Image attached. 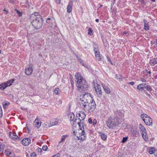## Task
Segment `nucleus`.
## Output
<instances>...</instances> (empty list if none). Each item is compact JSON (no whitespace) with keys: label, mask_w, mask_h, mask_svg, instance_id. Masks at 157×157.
Wrapping results in <instances>:
<instances>
[{"label":"nucleus","mask_w":157,"mask_h":157,"mask_svg":"<svg viewBox=\"0 0 157 157\" xmlns=\"http://www.w3.org/2000/svg\"><path fill=\"white\" fill-rule=\"evenodd\" d=\"M75 78L77 80L76 85L77 87L78 90L81 93H82L80 94V97L86 100L85 102H88L89 100L90 101H94L90 93H88L86 91L88 90L89 86L86 81L84 80L83 78L81 76L80 73L77 72L75 75Z\"/></svg>","instance_id":"1"},{"label":"nucleus","mask_w":157,"mask_h":157,"mask_svg":"<svg viewBox=\"0 0 157 157\" xmlns=\"http://www.w3.org/2000/svg\"><path fill=\"white\" fill-rule=\"evenodd\" d=\"M31 24L36 29L41 28L42 25V17L37 12L32 14L30 17Z\"/></svg>","instance_id":"2"},{"label":"nucleus","mask_w":157,"mask_h":157,"mask_svg":"<svg viewBox=\"0 0 157 157\" xmlns=\"http://www.w3.org/2000/svg\"><path fill=\"white\" fill-rule=\"evenodd\" d=\"M81 121H79V120L75 119L73 121L72 124V128L74 129L78 125L79 127V128H80V130H81V132H79V135L76 136L78 140H85L86 138L85 132H84V127H86V125L84 124V123L82 122V127H81Z\"/></svg>","instance_id":"3"},{"label":"nucleus","mask_w":157,"mask_h":157,"mask_svg":"<svg viewBox=\"0 0 157 157\" xmlns=\"http://www.w3.org/2000/svg\"><path fill=\"white\" fill-rule=\"evenodd\" d=\"M90 103L85 102L84 100L81 101L80 103V107L83 109L86 112L88 113L92 112L96 108V104L94 101H90Z\"/></svg>","instance_id":"4"},{"label":"nucleus","mask_w":157,"mask_h":157,"mask_svg":"<svg viewBox=\"0 0 157 157\" xmlns=\"http://www.w3.org/2000/svg\"><path fill=\"white\" fill-rule=\"evenodd\" d=\"M120 123L119 119L117 117H115L112 118L111 117L108 118V120L107 122V125L108 127L110 128H113L114 126H117Z\"/></svg>","instance_id":"5"},{"label":"nucleus","mask_w":157,"mask_h":157,"mask_svg":"<svg viewBox=\"0 0 157 157\" xmlns=\"http://www.w3.org/2000/svg\"><path fill=\"white\" fill-rule=\"evenodd\" d=\"M141 117L147 125L150 126L152 125V120L149 116L145 114H143L141 115Z\"/></svg>","instance_id":"6"},{"label":"nucleus","mask_w":157,"mask_h":157,"mask_svg":"<svg viewBox=\"0 0 157 157\" xmlns=\"http://www.w3.org/2000/svg\"><path fill=\"white\" fill-rule=\"evenodd\" d=\"M140 132L143 139L145 141L148 140V138L146 133V130L144 126L141 124L139 125Z\"/></svg>","instance_id":"7"},{"label":"nucleus","mask_w":157,"mask_h":157,"mask_svg":"<svg viewBox=\"0 0 157 157\" xmlns=\"http://www.w3.org/2000/svg\"><path fill=\"white\" fill-rule=\"evenodd\" d=\"M95 88L97 96L100 97H101L102 92L100 86L98 84L97 86L95 87Z\"/></svg>","instance_id":"8"},{"label":"nucleus","mask_w":157,"mask_h":157,"mask_svg":"<svg viewBox=\"0 0 157 157\" xmlns=\"http://www.w3.org/2000/svg\"><path fill=\"white\" fill-rule=\"evenodd\" d=\"M9 135L10 137L12 139L14 140H17L18 141L21 140L20 138L17 136L15 133L9 132Z\"/></svg>","instance_id":"9"},{"label":"nucleus","mask_w":157,"mask_h":157,"mask_svg":"<svg viewBox=\"0 0 157 157\" xmlns=\"http://www.w3.org/2000/svg\"><path fill=\"white\" fill-rule=\"evenodd\" d=\"M31 141L29 138H25L21 141V142L23 145L27 146L31 143Z\"/></svg>","instance_id":"10"},{"label":"nucleus","mask_w":157,"mask_h":157,"mask_svg":"<svg viewBox=\"0 0 157 157\" xmlns=\"http://www.w3.org/2000/svg\"><path fill=\"white\" fill-rule=\"evenodd\" d=\"M73 2V0H71L68 3V5L67 7V11L68 13H70L72 11Z\"/></svg>","instance_id":"11"},{"label":"nucleus","mask_w":157,"mask_h":157,"mask_svg":"<svg viewBox=\"0 0 157 157\" xmlns=\"http://www.w3.org/2000/svg\"><path fill=\"white\" fill-rule=\"evenodd\" d=\"M33 71V69L32 65L30 64L29 67L25 69V73L28 75H30Z\"/></svg>","instance_id":"12"},{"label":"nucleus","mask_w":157,"mask_h":157,"mask_svg":"<svg viewBox=\"0 0 157 157\" xmlns=\"http://www.w3.org/2000/svg\"><path fill=\"white\" fill-rule=\"evenodd\" d=\"M78 117H80L81 118H78V120H80L81 121L84 120L86 117V115L85 113L82 111H81L79 113L77 114Z\"/></svg>","instance_id":"13"},{"label":"nucleus","mask_w":157,"mask_h":157,"mask_svg":"<svg viewBox=\"0 0 157 157\" xmlns=\"http://www.w3.org/2000/svg\"><path fill=\"white\" fill-rule=\"evenodd\" d=\"M41 122L38 119L36 118L34 122V127L39 128L41 126Z\"/></svg>","instance_id":"14"},{"label":"nucleus","mask_w":157,"mask_h":157,"mask_svg":"<svg viewBox=\"0 0 157 157\" xmlns=\"http://www.w3.org/2000/svg\"><path fill=\"white\" fill-rule=\"evenodd\" d=\"M46 22L49 24V26L51 27H52L55 24L54 20L51 18H48L46 21Z\"/></svg>","instance_id":"15"},{"label":"nucleus","mask_w":157,"mask_h":157,"mask_svg":"<svg viewBox=\"0 0 157 157\" xmlns=\"http://www.w3.org/2000/svg\"><path fill=\"white\" fill-rule=\"evenodd\" d=\"M102 85L105 93L108 94H110L111 93V90L110 88L104 84L102 83Z\"/></svg>","instance_id":"16"},{"label":"nucleus","mask_w":157,"mask_h":157,"mask_svg":"<svg viewBox=\"0 0 157 157\" xmlns=\"http://www.w3.org/2000/svg\"><path fill=\"white\" fill-rule=\"evenodd\" d=\"M149 63L151 66H153L157 63V58H151Z\"/></svg>","instance_id":"17"},{"label":"nucleus","mask_w":157,"mask_h":157,"mask_svg":"<svg viewBox=\"0 0 157 157\" xmlns=\"http://www.w3.org/2000/svg\"><path fill=\"white\" fill-rule=\"evenodd\" d=\"M144 28L145 30L146 31H147L149 29L150 27L148 25V23L146 20H144Z\"/></svg>","instance_id":"18"},{"label":"nucleus","mask_w":157,"mask_h":157,"mask_svg":"<svg viewBox=\"0 0 157 157\" xmlns=\"http://www.w3.org/2000/svg\"><path fill=\"white\" fill-rule=\"evenodd\" d=\"M94 51L95 54L99 53V51L98 49V46L96 43H94L93 45Z\"/></svg>","instance_id":"19"},{"label":"nucleus","mask_w":157,"mask_h":157,"mask_svg":"<svg viewBox=\"0 0 157 157\" xmlns=\"http://www.w3.org/2000/svg\"><path fill=\"white\" fill-rule=\"evenodd\" d=\"M14 80V79H12L8 80L6 81V82H5V83L6 84V85L7 86V87L9 86L12 85V83L13 82Z\"/></svg>","instance_id":"20"},{"label":"nucleus","mask_w":157,"mask_h":157,"mask_svg":"<svg viewBox=\"0 0 157 157\" xmlns=\"http://www.w3.org/2000/svg\"><path fill=\"white\" fill-rule=\"evenodd\" d=\"M68 117L70 121H73L74 120L75 118V115L73 113L70 112L68 114Z\"/></svg>","instance_id":"21"},{"label":"nucleus","mask_w":157,"mask_h":157,"mask_svg":"<svg viewBox=\"0 0 157 157\" xmlns=\"http://www.w3.org/2000/svg\"><path fill=\"white\" fill-rule=\"evenodd\" d=\"M99 133L100 134L101 139L103 140H106L107 137V136L104 133L102 132H99Z\"/></svg>","instance_id":"22"},{"label":"nucleus","mask_w":157,"mask_h":157,"mask_svg":"<svg viewBox=\"0 0 157 157\" xmlns=\"http://www.w3.org/2000/svg\"><path fill=\"white\" fill-rule=\"evenodd\" d=\"M88 121L90 124H92L93 125H95L97 123V120L95 119H94L92 120V119L90 118L88 119Z\"/></svg>","instance_id":"23"},{"label":"nucleus","mask_w":157,"mask_h":157,"mask_svg":"<svg viewBox=\"0 0 157 157\" xmlns=\"http://www.w3.org/2000/svg\"><path fill=\"white\" fill-rule=\"evenodd\" d=\"M146 85V84L145 83H142L141 84H140L137 86V88L138 90H143L144 88L145 87V86Z\"/></svg>","instance_id":"24"},{"label":"nucleus","mask_w":157,"mask_h":157,"mask_svg":"<svg viewBox=\"0 0 157 157\" xmlns=\"http://www.w3.org/2000/svg\"><path fill=\"white\" fill-rule=\"evenodd\" d=\"M51 124L52 126L58 124L59 122V120L57 119H54L51 122Z\"/></svg>","instance_id":"25"},{"label":"nucleus","mask_w":157,"mask_h":157,"mask_svg":"<svg viewBox=\"0 0 157 157\" xmlns=\"http://www.w3.org/2000/svg\"><path fill=\"white\" fill-rule=\"evenodd\" d=\"M4 153L6 156H10V155L11 154L10 150L9 149L5 150L4 151Z\"/></svg>","instance_id":"26"},{"label":"nucleus","mask_w":157,"mask_h":157,"mask_svg":"<svg viewBox=\"0 0 157 157\" xmlns=\"http://www.w3.org/2000/svg\"><path fill=\"white\" fill-rule=\"evenodd\" d=\"M148 150L149 153L151 154L154 153L155 151V148L154 147L150 148Z\"/></svg>","instance_id":"27"},{"label":"nucleus","mask_w":157,"mask_h":157,"mask_svg":"<svg viewBox=\"0 0 157 157\" xmlns=\"http://www.w3.org/2000/svg\"><path fill=\"white\" fill-rule=\"evenodd\" d=\"M2 104L3 105V108L4 109H6L7 108V106L9 105L10 103L8 101H4L3 102Z\"/></svg>","instance_id":"28"},{"label":"nucleus","mask_w":157,"mask_h":157,"mask_svg":"<svg viewBox=\"0 0 157 157\" xmlns=\"http://www.w3.org/2000/svg\"><path fill=\"white\" fill-rule=\"evenodd\" d=\"M6 87H7V86L6 85V84L5 83H2L1 84H0V89L4 90Z\"/></svg>","instance_id":"29"},{"label":"nucleus","mask_w":157,"mask_h":157,"mask_svg":"<svg viewBox=\"0 0 157 157\" xmlns=\"http://www.w3.org/2000/svg\"><path fill=\"white\" fill-rule=\"evenodd\" d=\"M96 59L98 61H100L101 59V58L100 56V52L99 53L95 54Z\"/></svg>","instance_id":"30"},{"label":"nucleus","mask_w":157,"mask_h":157,"mask_svg":"<svg viewBox=\"0 0 157 157\" xmlns=\"http://www.w3.org/2000/svg\"><path fill=\"white\" fill-rule=\"evenodd\" d=\"M68 135H63L61 137V140L59 142V143H61L62 142H64L65 140V139L66 137H67Z\"/></svg>","instance_id":"31"},{"label":"nucleus","mask_w":157,"mask_h":157,"mask_svg":"<svg viewBox=\"0 0 157 157\" xmlns=\"http://www.w3.org/2000/svg\"><path fill=\"white\" fill-rule=\"evenodd\" d=\"M144 88H146L147 90L149 91H151L152 90V88L149 85H147V86L144 87Z\"/></svg>","instance_id":"32"},{"label":"nucleus","mask_w":157,"mask_h":157,"mask_svg":"<svg viewBox=\"0 0 157 157\" xmlns=\"http://www.w3.org/2000/svg\"><path fill=\"white\" fill-rule=\"evenodd\" d=\"M88 34L90 36H92L93 34V31L92 30V29L91 28H90L88 29Z\"/></svg>","instance_id":"33"},{"label":"nucleus","mask_w":157,"mask_h":157,"mask_svg":"<svg viewBox=\"0 0 157 157\" xmlns=\"http://www.w3.org/2000/svg\"><path fill=\"white\" fill-rule=\"evenodd\" d=\"M59 88H56L54 89V92L56 94H59Z\"/></svg>","instance_id":"34"},{"label":"nucleus","mask_w":157,"mask_h":157,"mask_svg":"<svg viewBox=\"0 0 157 157\" xmlns=\"http://www.w3.org/2000/svg\"><path fill=\"white\" fill-rule=\"evenodd\" d=\"M51 124V122L50 123L46 122L45 124V125L48 127H49L52 126Z\"/></svg>","instance_id":"35"},{"label":"nucleus","mask_w":157,"mask_h":157,"mask_svg":"<svg viewBox=\"0 0 157 157\" xmlns=\"http://www.w3.org/2000/svg\"><path fill=\"white\" fill-rule=\"evenodd\" d=\"M127 139L128 138L127 137H124L121 142L123 143H124L127 140Z\"/></svg>","instance_id":"36"},{"label":"nucleus","mask_w":157,"mask_h":157,"mask_svg":"<svg viewBox=\"0 0 157 157\" xmlns=\"http://www.w3.org/2000/svg\"><path fill=\"white\" fill-rule=\"evenodd\" d=\"M36 151L37 152H38L39 153H40V154L41 153V152L42 151V149L40 148H38L36 149Z\"/></svg>","instance_id":"37"},{"label":"nucleus","mask_w":157,"mask_h":157,"mask_svg":"<svg viewBox=\"0 0 157 157\" xmlns=\"http://www.w3.org/2000/svg\"><path fill=\"white\" fill-rule=\"evenodd\" d=\"M2 115V108L1 105H0V118L1 117Z\"/></svg>","instance_id":"38"},{"label":"nucleus","mask_w":157,"mask_h":157,"mask_svg":"<svg viewBox=\"0 0 157 157\" xmlns=\"http://www.w3.org/2000/svg\"><path fill=\"white\" fill-rule=\"evenodd\" d=\"M48 149V147L47 146H44L42 147V149L44 151H46Z\"/></svg>","instance_id":"39"},{"label":"nucleus","mask_w":157,"mask_h":157,"mask_svg":"<svg viewBox=\"0 0 157 157\" xmlns=\"http://www.w3.org/2000/svg\"><path fill=\"white\" fill-rule=\"evenodd\" d=\"M52 157H60L59 153H58L52 156Z\"/></svg>","instance_id":"40"},{"label":"nucleus","mask_w":157,"mask_h":157,"mask_svg":"<svg viewBox=\"0 0 157 157\" xmlns=\"http://www.w3.org/2000/svg\"><path fill=\"white\" fill-rule=\"evenodd\" d=\"M16 10L17 11V13L18 14V15L19 16H22V14L21 12H20L19 11L17 10Z\"/></svg>","instance_id":"41"},{"label":"nucleus","mask_w":157,"mask_h":157,"mask_svg":"<svg viewBox=\"0 0 157 157\" xmlns=\"http://www.w3.org/2000/svg\"><path fill=\"white\" fill-rule=\"evenodd\" d=\"M36 154L35 153H33L31 154V157H36Z\"/></svg>","instance_id":"42"},{"label":"nucleus","mask_w":157,"mask_h":157,"mask_svg":"<svg viewBox=\"0 0 157 157\" xmlns=\"http://www.w3.org/2000/svg\"><path fill=\"white\" fill-rule=\"evenodd\" d=\"M145 94L147 95V96H148L149 98H151V95L148 94L147 92H145Z\"/></svg>","instance_id":"43"},{"label":"nucleus","mask_w":157,"mask_h":157,"mask_svg":"<svg viewBox=\"0 0 157 157\" xmlns=\"http://www.w3.org/2000/svg\"><path fill=\"white\" fill-rule=\"evenodd\" d=\"M3 148L1 147V144H0V154L3 152Z\"/></svg>","instance_id":"44"},{"label":"nucleus","mask_w":157,"mask_h":157,"mask_svg":"<svg viewBox=\"0 0 157 157\" xmlns=\"http://www.w3.org/2000/svg\"><path fill=\"white\" fill-rule=\"evenodd\" d=\"M122 34L124 35H126L127 36V35L128 34V32H127V31H125L123 32L122 33Z\"/></svg>","instance_id":"45"},{"label":"nucleus","mask_w":157,"mask_h":157,"mask_svg":"<svg viewBox=\"0 0 157 157\" xmlns=\"http://www.w3.org/2000/svg\"><path fill=\"white\" fill-rule=\"evenodd\" d=\"M107 59L108 60V61L109 62V63L111 64L112 65H113V63H112V62L110 59V58L109 57H107Z\"/></svg>","instance_id":"46"},{"label":"nucleus","mask_w":157,"mask_h":157,"mask_svg":"<svg viewBox=\"0 0 157 157\" xmlns=\"http://www.w3.org/2000/svg\"><path fill=\"white\" fill-rule=\"evenodd\" d=\"M55 1L57 4H60V3L61 0H55Z\"/></svg>","instance_id":"47"},{"label":"nucleus","mask_w":157,"mask_h":157,"mask_svg":"<svg viewBox=\"0 0 157 157\" xmlns=\"http://www.w3.org/2000/svg\"><path fill=\"white\" fill-rule=\"evenodd\" d=\"M117 114L118 115H121V116L123 115V114L120 111H117Z\"/></svg>","instance_id":"48"},{"label":"nucleus","mask_w":157,"mask_h":157,"mask_svg":"<svg viewBox=\"0 0 157 157\" xmlns=\"http://www.w3.org/2000/svg\"><path fill=\"white\" fill-rule=\"evenodd\" d=\"M79 61L80 62V63H81L82 65L84 66L85 67V66H84V63H83V61L81 59H79Z\"/></svg>","instance_id":"49"},{"label":"nucleus","mask_w":157,"mask_h":157,"mask_svg":"<svg viewBox=\"0 0 157 157\" xmlns=\"http://www.w3.org/2000/svg\"><path fill=\"white\" fill-rule=\"evenodd\" d=\"M138 1L140 2L141 3L144 4V0H138Z\"/></svg>","instance_id":"50"},{"label":"nucleus","mask_w":157,"mask_h":157,"mask_svg":"<svg viewBox=\"0 0 157 157\" xmlns=\"http://www.w3.org/2000/svg\"><path fill=\"white\" fill-rule=\"evenodd\" d=\"M128 83L131 85H133L134 84V83L133 82H128Z\"/></svg>","instance_id":"51"},{"label":"nucleus","mask_w":157,"mask_h":157,"mask_svg":"<svg viewBox=\"0 0 157 157\" xmlns=\"http://www.w3.org/2000/svg\"><path fill=\"white\" fill-rule=\"evenodd\" d=\"M141 80L142 82H146V80L144 78H141Z\"/></svg>","instance_id":"52"},{"label":"nucleus","mask_w":157,"mask_h":157,"mask_svg":"<svg viewBox=\"0 0 157 157\" xmlns=\"http://www.w3.org/2000/svg\"><path fill=\"white\" fill-rule=\"evenodd\" d=\"M77 133V132H76L75 131H74L73 133V135L74 136H75L76 135V133Z\"/></svg>","instance_id":"53"},{"label":"nucleus","mask_w":157,"mask_h":157,"mask_svg":"<svg viewBox=\"0 0 157 157\" xmlns=\"http://www.w3.org/2000/svg\"><path fill=\"white\" fill-rule=\"evenodd\" d=\"M116 78L117 79H119V81H120V80H122V78H118L117 76H116Z\"/></svg>","instance_id":"54"},{"label":"nucleus","mask_w":157,"mask_h":157,"mask_svg":"<svg viewBox=\"0 0 157 157\" xmlns=\"http://www.w3.org/2000/svg\"><path fill=\"white\" fill-rule=\"evenodd\" d=\"M71 83L72 85V86H73V85H74V82L73 81H72L71 82Z\"/></svg>","instance_id":"55"},{"label":"nucleus","mask_w":157,"mask_h":157,"mask_svg":"<svg viewBox=\"0 0 157 157\" xmlns=\"http://www.w3.org/2000/svg\"><path fill=\"white\" fill-rule=\"evenodd\" d=\"M25 154H26V157H28V156H29V154H28L27 152H26L25 153Z\"/></svg>","instance_id":"56"},{"label":"nucleus","mask_w":157,"mask_h":157,"mask_svg":"<svg viewBox=\"0 0 157 157\" xmlns=\"http://www.w3.org/2000/svg\"><path fill=\"white\" fill-rule=\"evenodd\" d=\"M95 21L97 22H99V20L98 19H96L95 20Z\"/></svg>","instance_id":"57"},{"label":"nucleus","mask_w":157,"mask_h":157,"mask_svg":"<svg viewBox=\"0 0 157 157\" xmlns=\"http://www.w3.org/2000/svg\"><path fill=\"white\" fill-rule=\"evenodd\" d=\"M155 45H157V39H156V41L155 42Z\"/></svg>","instance_id":"58"},{"label":"nucleus","mask_w":157,"mask_h":157,"mask_svg":"<svg viewBox=\"0 0 157 157\" xmlns=\"http://www.w3.org/2000/svg\"><path fill=\"white\" fill-rule=\"evenodd\" d=\"M118 157H125L124 155H122L121 156H119Z\"/></svg>","instance_id":"59"},{"label":"nucleus","mask_w":157,"mask_h":157,"mask_svg":"<svg viewBox=\"0 0 157 157\" xmlns=\"http://www.w3.org/2000/svg\"><path fill=\"white\" fill-rule=\"evenodd\" d=\"M154 155L156 157H157V155H156V154H154Z\"/></svg>","instance_id":"60"},{"label":"nucleus","mask_w":157,"mask_h":157,"mask_svg":"<svg viewBox=\"0 0 157 157\" xmlns=\"http://www.w3.org/2000/svg\"><path fill=\"white\" fill-rule=\"evenodd\" d=\"M148 73L149 74H150L151 73V71H148Z\"/></svg>","instance_id":"61"},{"label":"nucleus","mask_w":157,"mask_h":157,"mask_svg":"<svg viewBox=\"0 0 157 157\" xmlns=\"http://www.w3.org/2000/svg\"><path fill=\"white\" fill-rule=\"evenodd\" d=\"M151 1L153 2H155V0H151Z\"/></svg>","instance_id":"62"},{"label":"nucleus","mask_w":157,"mask_h":157,"mask_svg":"<svg viewBox=\"0 0 157 157\" xmlns=\"http://www.w3.org/2000/svg\"><path fill=\"white\" fill-rule=\"evenodd\" d=\"M103 6V5H101L100 6V7H102Z\"/></svg>","instance_id":"63"},{"label":"nucleus","mask_w":157,"mask_h":157,"mask_svg":"<svg viewBox=\"0 0 157 157\" xmlns=\"http://www.w3.org/2000/svg\"><path fill=\"white\" fill-rule=\"evenodd\" d=\"M4 11H6V10H4Z\"/></svg>","instance_id":"64"}]
</instances>
